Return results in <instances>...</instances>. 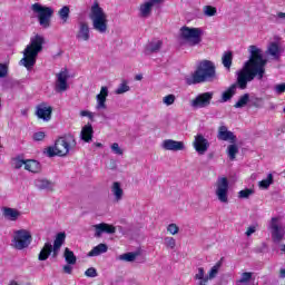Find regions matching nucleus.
<instances>
[{
  "instance_id": "nucleus-1",
  "label": "nucleus",
  "mask_w": 285,
  "mask_h": 285,
  "mask_svg": "<svg viewBox=\"0 0 285 285\" xmlns=\"http://www.w3.org/2000/svg\"><path fill=\"white\" fill-rule=\"evenodd\" d=\"M249 59L244 63L243 68L237 72L236 83L229 86L222 95V101H230L232 97H235L237 94V87L240 90H246L248 83L258 79L262 81L264 75H266V65L268 60L264 58L262 49L257 46L252 45L248 47Z\"/></svg>"
},
{
  "instance_id": "nucleus-2",
  "label": "nucleus",
  "mask_w": 285,
  "mask_h": 285,
  "mask_svg": "<svg viewBox=\"0 0 285 285\" xmlns=\"http://www.w3.org/2000/svg\"><path fill=\"white\" fill-rule=\"evenodd\" d=\"M217 71L215 63L210 60H202L198 62L196 70L191 76H187L185 81L187 86H197V83H208L215 81Z\"/></svg>"
},
{
  "instance_id": "nucleus-3",
  "label": "nucleus",
  "mask_w": 285,
  "mask_h": 285,
  "mask_svg": "<svg viewBox=\"0 0 285 285\" xmlns=\"http://www.w3.org/2000/svg\"><path fill=\"white\" fill-rule=\"evenodd\" d=\"M45 43L46 39L41 35H36L30 39V43L23 51V58L20 60L27 70L35 68V63H37V57H39V52L43 50Z\"/></svg>"
},
{
  "instance_id": "nucleus-4",
  "label": "nucleus",
  "mask_w": 285,
  "mask_h": 285,
  "mask_svg": "<svg viewBox=\"0 0 285 285\" xmlns=\"http://www.w3.org/2000/svg\"><path fill=\"white\" fill-rule=\"evenodd\" d=\"M77 147V140L75 136L68 134L59 137L53 146L46 148L45 153L47 157H67L70 150Z\"/></svg>"
},
{
  "instance_id": "nucleus-5",
  "label": "nucleus",
  "mask_w": 285,
  "mask_h": 285,
  "mask_svg": "<svg viewBox=\"0 0 285 285\" xmlns=\"http://www.w3.org/2000/svg\"><path fill=\"white\" fill-rule=\"evenodd\" d=\"M89 19L96 32H99V35H106V32H108V16L99 6L98 1H95L91 6Z\"/></svg>"
},
{
  "instance_id": "nucleus-6",
  "label": "nucleus",
  "mask_w": 285,
  "mask_h": 285,
  "mask_svg": "<svg viewBox=\"0 0 285 285\" xmlns=\"http://www.w3.org/2000/svg\"><path fill=\"white\" fill-rule=\"evenodd\" d=\"M31 10L38 14V21L42 28H50V19H52V14H55V9L43 7L41 3L36 2L31 6Z\"/></svg>"
},
{
  "instance_id": "nucleus-7",
  "label": "nucleus",
  "mask_w": 285,
  "mask_h": 285,
  "mask_svg": "<svg viewBox=\"0 0 285 285\" xmlns=\"http://www.w3.org/2000/svg\"><path fill=\"white\" fill-rule=\"evenodd\" d=\"M224 259V258H222ZM222 259L218 261L208 272L206 276V271L204 267L198 268V273L195 274L194 279L198 282V285H207L209 279H215L219 275V268H222Z\"/></svg>"
},
{
  "instance_id": "nucleus-8",
  "label": "nucleus",
  "mask_w": 285,
  "mask_h": 285,
  "mask_svg": "<svg viewBox=\"0 0 285 285\" xmlns=\"http://www.w3.org/2000/svg\"><path fill=\"white\" fill-rule=\"evenodd\" d=\"M13 247L17 250H23L32 244V234L27 229H19L13 235Z\"/></svg>"
},
{
  "instance_id": "nucleus-9",
  "label": "nucleus",
  "mask_w": 285,
  "mask_h": 285,
  "mask_svg": "<svg viewBox=\"0 0 285 285\" xmlns=\"http://www.w3.org/2000/svg\"><path fill=\"white\" fill-rule=\"evenodd\" d=\"M180 37L187 41L188 46H199L202 43V29L183 27L180 29Z\"/></svg>"
},
{
  "instance_id": "nucleus-10",
  "label": "nucleus",
  "mask_w": 285,
  "mask_h": 285,
  "mask_svg": "<svg viewBox=\"0 0 285 285\" xmlns=\"http://www.w3.org/2000/svg\"><path fill=\"white\" fill-rule=\"evenodd\" d=\"M228 178L222 177L216 181V197L222 204H228Z\"/></svg>"
},
{
  "instance_id": "nucleus-11",
  "label": "nucleus",
  "mask_w": 285,
  "mask_h": 285,
  "mask_svg": "<svg viewBox=\"0 0 285 285\" xmlns=\"http://www.w3.org/2000/svg\"><path fill=\"white\" fill-rule=\"evenodd\" d=\"M277 222H279V219L277 217H273L271 220L269 228H271L273 242H275L276 244H279V242L284 239L285 232Z\"/></svg>"
},
{
  "instance_id": "nucleus-12",
  "label": "nucleus",
  "mask_w": 285,
  "mask_h": 285,
  "mask_svg": "<svg viewBox=\"0 0 285 285\" xmlns=\"http://www.w3.org/2000/svg\"><path fill=\"white\" fill-rule=\"evenodd\" d=\"M193 146L198 155H206L208 148H210V142L204 137V135L198 134L195 136Z\"/></svg>"
},
{
  "instance_id": "nucleus-13",
  "label": "nucleus",
  "mask_w": 285,
  "mask_h": 285,
  "mask_svg": "<svg viewBox=\"0 0 285 285\" xmlns=\"http://www.w3.org/2000/svg\"><path fill=\"white\" fill-rule=\"evenodd\" d=\"M213 101V92H204L191 100V108H207Z\"/></svg>"
},
{
  "instance_id": "nucleus-14",
  "label": "nucleus",
  "mask_w": 285,
  "mask_h": 285,
  "mask_svg": "<svg viewBox=\"0 0 285 285\" xmlns=\"http://www.w3.org/2000/svg\"><path fill=\"white\" fill-rule=\"evenodd\" d=\"M161 3H164V0H148L145 3L140 4V17H142V19H148V17H150V14L153 13V8L161 6Z\"/></svg>"
},
{
  "instance_id": "nucleus-15",
  "label": "nucleus",
  "mask_w": 285,
  "mask_h": 285,
  "mask_svg": "<svg viewBox=\"0 0 285 285\" xmlns=\"http://www.w3.org/2000/svg\"><path fill=\"white\" fill-rule=\"evenodd\" d=\"M36 116L42 121H50L52 119V107H47L46 102H41L36 107Z\"/></svg>"
},
{
  "instance_id": "nucleus-16",
  "label": "nucleus",
  "mask_w": 285,
  "mask_h": 285,
  "mask_svg": "<svg viewBox=\"0 0 285 285\" xmlns=\"http://www.w3.org/2000/svg\"><path fill=\"white\" fill-rule=\"evenodd\" d=\"M78 26L79 28L76 33V39L78 41H90V27L88 26V22L80 21Z\"/></svg>"
},
{
  "instance_id": "nucleus-17",
  "label": "nucleus",
  "mask_w": 285,
  "mask_h": 285,
  "mask_svg": "<svg viewBox=\"0 0 285 285\" xmlns=\"http://www.w3.org/2000/svg\"><path fill=\"white\" fill-rule=\"evenodd\" d=\"M217 139L220 141H229L230 144H235L237 141V136L230 130H228V127L220 126L218 128V135Z\"/></svg>"
},
{
  "instance_id": "nucleus-18",
  "label": "nucleus",
  "mask_w": 285,
  "mask_h": 285,
  "mask_svg": "<svg viewBox=\"0 0 285 285\" xmlns=\"http://www.w3.org/2000/svg\"><path fill=\"white\" fill-rule=\"evenodd\" d=\"M96 233L95 237H101L102 233H107V235H115L117 233V227L110 225L108 223H100L94 226Z\"/></svg>"
},
{
  "instance_id": "nucleus-19",
  "label": "nucleus",
  "mask_w": 285,
  "mask_h": 285,
  "mask_svg": "<svg viewBox=\"0 0 285 285\" xmlns=\"http://www.w3.org/2000/svg\"><path fill=\"white\" fill-rule=\"evenodd\" d=\"M66 243V234L65 232H60L56 235V238L53 240V254L51 255V257L53 259H57V257H59V250H61V247L63 246V244Z\"/></svg>"
},
{
  "instance_id": "nucleus-20",
  "label": "nucleus",
  "mask_w": 285,
  "mask_h": 285,
  "mask_svg": "<svg viewBox=\"0 0 285 285\" xmlns=\"http://www.w3.org/2000/svg\"><path fill=\"white\" fill-rule=\"evenodd\" d=\"M68 90V73L60 71L57 73L56 91L66 92Z\"/></svg>"
},
{
  "instance_id": "nucleus-21",
  "label": "nucleus",
  "mask_w": 285,
  "mask_h": 285,
  "mask_svg": "<svg viewBox=\"0 0 285 285\" xmlns=\"http://www.w3.org/2000/svg\"><path fill=\"white\" fill-rule=\"evenodd\" d=\"M163 148H164V150H173V151L177 153L179 150H184L185 146H184V141L166 139L163 142Z\"/></svg>"
},
{
  "instance_id": "nucleus-22",
  "label": "nucleus",
  "mask_w": 285,
  "mask_h": 285,
  "mask_svg": "<svg viewBox=\"0 0 285 285\" xmlns=\"http://www.w3.org/2000/svg\"><path fill=\"white\" fill-rule=\"evenodd\" d=\"M2 215L4 219H8V222H17V219L21 217V212L17 208L3 207Z\"/></svg>"
},
{
  "instance_id": "nucleus-23",
  "label": "nucleus",
  "mask_w": 285,
  "mask_h": 285,
  "mask_svg": "<svg viewBox=\"0 0 285 285\" xmlns=\"http://www.w3.org/2000/svg\"><path fill=\"white\" fill-rule=\"evenodd\" d=\"M108 98V87H101L100 92L97 95V110H106V99Z\"/></svg>"
},
{
  "instance_id": "nucleus-24",
  "label": "nucleus",
  "mask_w": 285,
  "mask_h": 285,
  "mask_svg": "<svg viewBox=\"0 0 285 285\" xmlns=\"http://www.w3.org/2000/svg\"><path fill=\"white\" fill-rule=\"evenodd\" d=\"M92 135H95V129H92V124L88 122L82 127L80 137L82 141H86V144H90V141H92Z\"/></svg>"
},
{
  "instance_id": "nucleus-25",
  "label": "nucleus",
  "mask_w": 285,
  "mask_h": 285,
  "mask_svg": "<svg viewBox=\"0 0 285 285\" xmlns=\"http://www.w3.org/2000/svg\"><path fill=\"white\" fill-rule=\"evenodd\" d=\"M55 253V248L52 247L51 243H45L43 247L41 248L38 259L39 262H46L50 255L52 256Z\"/></svg>"
},
{
  "instance_id": "nucleus-26",
  "label": "nucleus",
  "mask_w": 285,
  "mask_h": 285,
  "mask_svg": "<svg viewBox=\"0 0 285 285\" xmlns=\"http://www.w3.org/2000/svg\"><path fill=\"white\" fill-rule=\"evenodd\" d=\"M102 253H108V245L100 243L88 253V257H99Z\"/></svg>"
},
{
  "instance_id": "nucleus-27",
  "label": "nucleus",
  "mask_w": 285,
  "mask_h": 285,
  "mask_svg": "<svg viewBox=\"0 0 285 285\" xmlns=\"http://www.w3.org/2000/svg\"><path fill=\"white\" fill-rule=\"evenodd\" d=\"M24 170H28L29 173H39L41 170V164L32 159L26 160Z\"/></svg>"
},
{
  "instance_id": "nucleus-28",
  "label": "nucleus",
  "mask_w": 285,
  "mask_h": 285,
  "mask_svg": "<svg viewBox=\"0 0 285 285\" xmlns=\"http://www.w3.org/2000/svg\"><path fill=\"white\" fill-rule=\"evenodd\" d=\"M36 186L39 190H55V185L48 179H38Z\"/></svg>"
},
{
  "instance_id": "nucleus-29",
  "label": "nucleus",
  "mask_w": 285,
  "mask_h": 285,
  "mask_svg": "<svg viewBox=\"0 0 285 285\" xmlns=\"http://www.w3.org/2000/svg\"><path fill=\"white\" fill-rule=\"evenodd\" d=\"M161 46H164V42L161 40H158L157 42H150L146 47L145 52L147 55H153L154 52H159V50H161Z\"/></svg>"
},
{
  "instance_id": "nucleus-30",
  "label": "nucleus",
  "mask_w": 285,
  "mask_h": 285,
  "mask_svg": "<svg viewBox=\"0 0 285 285\" xmlns=\"http://www.w3.org/2000/svg\"><path fill=\"white\" fill-rule=\"evenodd\" d=\"M65 262H67V264L75 266V264H77V256H75V252L70 250V248L66 247L65 248Z\"/></svg>"
},
{
  "instance_id": "nucleus-31",
  "label": "nucleus",
  "mask_w": 285,
  "mask_h": 285,
  "mask_svg": "<svg viewBox=\"0 0 285 285\" xmlns=\"http://www.w3.org/2000/svg\"><path fill=\"white\" fill-rule=\"evenodd\" d=\"M111 191L116 197V202H121V198L124 197V189L121 188V184L115 181Z\"/></svg>"
},
{
  "instance_id": "nucleus-32",
  "label": "nucleus",
  "mask_w": 285,
  "mask_h": 285,
  "mask_svg": "<svg viewBox=\"0 0 285 285\" xmlns=\"http://www.w3.org/2000/svg\"><path fill=\"white\" fill-rule=\"evenodd\" d=\"M58 17H60L62 23H68V20L70 19V7L63 6L59 9Z\"/></svg>"
},
{
  "instance_id": "nucleus-33",
  "label": "nucleus",
  "mask_w": 285,
  "mask_h": 285,
  "mask_svg": "<svg viewBox=\"0 0 285 285\" xmlns=\"http://www.w3.org/2000/svg\"><path fill=\"white\" fill-rule=\"evenodd\" d=\"M224 68L230 70V66H233V51H226L222 57Z\"/></svg>"
},
{
  "instance_id": "nucleus-34",
  "label": "nucleus",
  "mask_w": 285,
  "mask_h": 285,
  "mask_svg": "<svg viewBox=\"0 0 285 285\" xmlns=\"http://www.w3.org/2000/svg\"><path fill=\"white\" fill-rule=\"evenodd\" d=\"M238 153H239V147H237V145H235V142H232V145H229L227 147V155H228V158L230 159V161H235Z\"/></svg>"
},
{
  "instance_id": "nucleus-35",
  "label": "nucleus",
  "mask_w": 285,
  "mask_h": 285,
  "mask_svg": "<svg viewBox=\"0 0 285 285\" xmlns=\"http://www.w3.org/2000/svg\"><path fill=\"white\" fill-rule=\"evenodd\" d=\"M137 257H139V252H129V253L121 254L118 257V259H120L121 262H135Z\"/></svg>"
},
{
  "instance_id": "nucleus-36",
  "label": "nucleus",
  "mask_w": 285,
  "mask_h": 285,
  "mask_svg": "<svg viewBox=\"0 0 285 285\" xmlns=\"http://www.w3.org/2000/svg\"><path fill=\"white\" fill-rule=\"evenodd\" d=\"M267 52L274 57V59H279V45H277V42H272L267 49Z\"/></svg>"
},
{
  "instance_id": "nucleus-37",
  "label": "nucleus",
  "mask_w": 285,
  "mask_h": 285,
  "mask_svg": "<svg viewBox=\"0 0 285 285\" xmlns=\"http://www.w3.org/2000/svg\"><path fill=\"white\" fill-rule=\"evenodd\" d=\"M250 101V94H244L239 97L238 101L234 105V108H244Z\"/></svg>"
},
{
  "instance_id": "nucleus-38",
  "label": "nucleus",
  "mask_w": 285,
  "mask_h": 285,
  "mask_svg": "<svg viewBox=\"0 0 285 285\" xmlns=\"http://www.w3.org/2000/svg\"><path fill=\"white\" fill-rule=\"evenodd\" d=\"M271 184H273V174H268L266 179H263L258 183L259 188L268 189L271 188Z\"/></svg>"
},
{
  "instance_id": "nucleus-39",
  "label": "nucleus",
  "mask_w": 285,
  "mask_h": 285,
  "mask_svg": "<svg viewBox=\"0 0 285 285\" xmlns=\"http://www.w3.org/2000/svg\"><path fill=\"white\" fill-rule=\"evenodd\" d=\"M250 195H255V190L250 188H245L238 191V198L239 199H248Z\"/></svg>"
},
{
  "instance_id": "nucleus-40",
  "label": "nucleus",
  "mask_w": 285,
  "mask_h": 285,
  "mask_svg": "<svg viewBox=\"0 0 285 285\" xmlns=\"http://www.w3.org/2000/svg\"><path fill=\"white\" fill-rule=\"evenodd\" d=\"M130 86H128V81L124 80L119 87L116 89V95H124V92H129Z\"/></svg>"
},
{
  "instance_id": "nucleus-41",
  "label": "nucleus",
  "mask_w": 285,
  "mask_h": 285,
  "mask_svg": "<svg viewBox=\"0 0 285 285\" xmlns=\"http://www.w3.org/2000/svg\"><path fill=\"white\" fill-rule=\"evenodd\" d=\"M253 279V273L252 272H244L240 276V278L237 281V284H248V282Z\"/></svg>"
},
{
  "instance_id": "nucleus-42",
  "label": "nucleus",
  "mask_w": 285,
  "mask_h": 285,
  "mask_svg": "<svg viewBox=\"0 0 285 285\" xmlns=\"http://www.w3.org/2000/svg\"><path fill=\"white\" fill-rule=\"evenodd\" d=\"M204 10V14H206V17H215V14H217V8L213 7V6H205L203 8Z\"/></svg>"
},
{
  "instance_id": "nucleus-43",
  "label": "nucleus",
  "mask_w": 285,
  "mask_h": 285,
  "mask_svg": "<svg viewBox=\"0 0 285 285\" xmlns=\"http://www.w3.org/2000/svg\"><path fill=\"white\" fill-rule=\"evenodd\" d=\"M12 166L16 170H19L20 168H23L26 166V160L17 157L12 159Z\"/></svg>"
},
{
  "instance_id": "nucleus-44",
  "label": "nucleus",
  "mask_w": 285,
  "mask_h": 285,
  "mask_svg": "<svg viewBox=\"0 0 285 285\" xmlns=\"http://www.w3.org/2000/svg\"><path fill=\"white\" fill-rule=\"evenodd\" d=\"M175 95L169 94L163 98V104H165V106H173V104H175Z\"/></svg>"
},
{
  "instance_id": "nucleus-45",
  "label": "nucleus",
  "mask_w": 285,
  "mask_h": 285,
  "mask_svg": "<svg viewBox=\"0 0 285 285\" xmlns=\"http://www.w3.org/2000/svg\"><path fill=\"white\" fill-rule=\"evenodd\" d=\"M167 233H169V235H177V233H179V226H177V224H169L167 226Z\"/></svg>"
},
{
  "instance_id": "nucleus-46",
  "label": "nucleus",
  "mask_w": 285,
  "mask_h": 285,
  "mask_svg": "<svg viewBox=\"0 0 285 285\" xmlns=\"http://www.w3.org/2000/svg\"><path fill=\"white\" fill-rule=\"evenodd\" d=\"M8 77V65L0 62V79Z\"/></svg>"
},
{
  "instance_id": "nucleus-47",
  "label": "nucleus",
  "mask_w": 285,
  "mask_h": 285,
  "mask_svg": "<svg viewBox=\"0 0 285 285\" xmlns=\"http://www.w3.org/2000/svg\"><path fill=\"white\" fill-rule=\"evenodd\" d=\"M33 141H43L46 139V132L43 131H38L35 132L32 136Z\"/></svg>"
},
{
  "instance_id": "nucleus-48",
  "label": "nucleus",
  "mask_w": 285,
  "mask_h": 285,
  "mask_svg": "<svg viewBox=\"0 0 285 285\" xmlns=\"http://www.w3.org/2000/svg\"><path fill=\"white\" fill-rule=\"evenodd\" d=\"M165 245L167 248H175V246H177V240H175L173 237H165Z\"/></svg>"
},
{
  "instance_id": "nucleus-49",
  "label": "nucleus",
  "mask_w": 285,
  "mask_h": 285,
  "mask_svg": "<svg viewBox=\"0 0 285 285\" xmlns=\"http://www.w3.org/2000/svg\"><path fill=\"white\" fill-rule=\"evenodd\" d=\"M86 277H97V269L95 267H89L86 272H85Z\"/></svg>"
},
{
  "instance_id": "nucleus-50",
  "label": "nucleus",
  "mask_w": 285,
  "mask_h": 285,
  "mask_svg": "<svg viewBox=\"0 0 285 285\" xmlns=\"http://www.w3.org/2000/svg\"><path fill=\"white\" fill-rule=\"evenodd\" d=\"M111 150L115 153V155H124V150L119 148V144L117 142L111 145Z\"/></svg>"
},
{
  "instance_id": "nucleus-51",
  "label": "nucleus",
  "mask_w": 285,
  "mask_h": 285,
  "mask_svg": "<svg viewBox=\"0 0 285 285\" xmlns=\"http://www.w3.org/2000/svg\"><path fill=\"white\" fill-rule=\"evenodd\" d=\"M275 91L277 92V95H283V92H285V83H279L275 86Z\"/></svg>"
},
{
  "instance_id": "nucleus-52",
  "label": "nucleus",
  "mask_w": 285,
  "mask_h": 285,
  "mask_svg": "<svg viewBox=\"0 0 285 285\" xmlns=\"http://www.w3.org/2000/svg\"><path fill=\"white\" fill-rule=\"evenodd\" d=\"M256 230H257V226H255V225L249 226V227L247 228L245 235H246L247 237H250V235H253V233H256Z\"/></svg>"
},
{
  "instance_id": "nucleus-53",
  "label": "nucleus",
  "mask_w": 285,
  "mask_h": 285,
  "mask_svg": "<svg viewBox=\"0 0 285 285\" xmlns=\"http://www.w3.org/2000/svg\"><path fill=\"white\" fill-rule=\"evenodd\" d=\"M63 273L67 275H72V266L71 265H65L62 268Z\"/></svg>"
},
{
  "instance_id": "nucleus-54",
  "label": "nucleus",
  "mask_w": 285,
  "mask_h": 285,
  "mask_svg": "<svg viewBox=\"0 0 285 285\" xmlns=\"http://www.w3.org/2000/svg\"><path fill=\"white\" fill-rule=\"evenodd\" d=\"M80 115H81V117H88V115H90V111L82 110V111H80Z\"/></svg>"
},
{
  "instance_id": "nucleus-55",
  "label": "nucleus",
  "mask_w": 285,
  "mask_h": 285,
  "mask_svg": "<svg viewBox=\"0 0 285 285\" xmlns=\"http://www.w3.org/2000/svg\"><path fill=\"white\" fill-rule=\"evenodd\" d=\"M279 277H281L282 279L285 278V268H282V269L279 271Z\"/></svg>"
},
{
  "instance_id": "nucleus-56",
  "label": "nucleus",
  "mask_w": 285,
  "mask_h": 285,
  "mask_svg": "<svg viewBox=\"0 0 285 285\" xmlns=\"http://www.w3.org/2000/svg\"><path fill=\"white\" fill-rule=\"evenodd\" d=\"M277 17L278 19H285V12H278Z\"/></svg>"
},
{
  "instance_id": "nucleus-57",
  "label": "nucleus",
  "mask_w": 285,
  "mask_h": 285,
  "mask_svg": "<svg viewBox=\"0 0 285 285\" xmlns=\"http://www.w3.org/2000/svg\"><path fill=\"white\" fill-rule=\"evenodd\" d=\"M141 79H144V76H141V75L136 76V81H141Z\"/></svg>"
},
{
  "instance_id": "nucleus-58",
  "label": "nucleus",
  "mask_w": 285,
  "mask_h": 285,
  "mask_svg": "<svg viewBox=\"0 0 285 285\" xmlns=\"http://www.w3.org/2000/svg\"><path fill=\"white\" fill-rule=\"evenodd\" d=\"M89 119H95V115H92V112L89 111V115L87 116Z\"/></svg>"
},
{
  "instance_id": "nucleus-59",
  "label": "nucleus",
  "mask_w": 285,
  "mask_h": 285,
  "mask_svg": "<svg viewBox=\"0 0 285 285\" xmlns=\"http://www.w3.org/2000/svg\"><path fill=\"white\" fill-rule=\"evenodd\" d=\"M95 146L96 148H102L104 145L101 142H96Z\"/></svg>"
},
{
  "instance_id": "nucleus-60",
  "label": "nucleus",
  "mask_w": 285,
  "mask_h": 285,
  "mask_svg": "<svg viewBox=\"0 0 285 285\" xmlns=\"http://www.w3.org/2000/svg\"><path fill=\"white\" fill-rule=\"evenodd\" d=\"M9 285H19V283H17V281H11Z\"/></svg>"
},
{
  "instance_id": "nucleus-61",
  "label": "nucleus",
  "mask_w": 285,
  "mask_h": 285,
  "mask_svg": "<svg viewBox=\"0 0 285 285\" xmlns=\"http://www.w3.org/2000/svg\"><path fill=\"white\" fill-rule=\"evenodd\" d=\"M281 250H282V253H284V255H285V244L282 245Z\"/></svg>"
}]
</instances>
